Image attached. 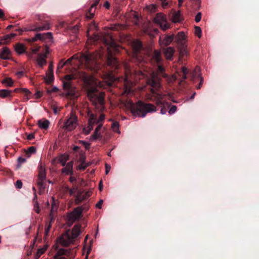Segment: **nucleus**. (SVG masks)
Wrapping results in <instances>:
<instances>
[{"mask_svg":"<svg viewBox=\"0 0 259 259\" xmlns=\"http://www.w3.org/2000/svg\"><path fill=\"white\" fill-rule=\"evenodd\" d=\"M83 81L88 84V97L94 105L95 108L99 112L102 111L104 109V93L99 92L98 88H111L113 83V75L112 71L104 75L103 81L101 82L92 76L85 73L81 74Z\"/></svg>","mask_w":259,"mask_h":259,"instance_id":"1","label":"nucleus"},{"mask_svg":"<svg viewBox=\"0 0 259 259\" xmlns=\"http://www.w3.org/2000/svg\"><path fill=\"white\" fill-rule=\"evenodd\" d=\"M97 30L98 26L96 24L93 22L89 26L87 32V35L89 37V40L92 42H95L101 40L104 42L108 52L107 58V65L109 66H112L113 63V39L112 35V29H108L105 30L104 33L102 35L94 34L93 36L89 37V31L93 30Z\"/></svg>","mask_w":259,"mask_h":259,"instance_id":"2","label":"nucleus"},{"mask_svg":"<svg viewBox=\"0 0 259 259\" xmlns=\"http://www.w3.org/2000/svg\"><path fill=\"white\" fill-rule=\"evenodd\" d=\"M147 84L151 87L150 91L152 97L150 99L155 101L157 105L161 106L160 113L162 114H165L167 111L165 106H168V103L163 100L165 95L156 92L161 86L160 78L156 72H153L150 74V77L147 80Z\"/></svg>","mask_w":259,"mask_h":259,"instance_id":"3","label":"nucleus"},{"mask_svg":"<svg viewBox=\"0 0 259 259\" xmlns=\"http://www.w3.org/2000/svg\"><path fill=\"white\" fill-rule=\"evenodd\" d=\"M80 234V226L75 225L71 231L68 230L63 234L57 240V243L62 246H68L73 243Z\"/></svg>","mask_w":259,"mask_h":259,"instance_id":"4","label":"nucleus"},{"mask_svg":"<svg viewBox=\"0 0 259 259\" xmlns=\"http://www.w3.org/2000/svg\"><path fill=\"white\" fill-rule=\"evenodd\" d=\"M156 107L150 103H144L141 101L138 102L132 106L131 111L134 116L144 117L148 113L156 111Z\"/></svg>","mask_w":259,"mask_h":259,"instance_id":"5","label":"nucleus"},{"mask_svg":"<svg viewBox=\"0 0 259 259\" xmlns=\"http://www.w3.org/2000/svg\"><path fill=\"white\" fill-rule=\"evenodd\" d=\"M71 58H72V60L79 59V57L76 54L74 55ZM97 55L91 53H86L80 56L79 60L80 61H84L88 68L91 70L96 72L100 69V65L97 62Z\"/></svg>","mask_w":259,"mask_h":259,"instance_id":"6","label":"nucleus"},{"mask_svg":"<svg viewBox=\"0 0 259 259\" xmlns=\"http://www.w3.org/2000/svg\"><path fill=\"white\" fill-rule=\"evenodd\" d=\"M125 76L124 78H121V81L123 83V91L122 93V95L129 94L132 91V87L133 85L132 80L135 75L132 74V72L130 68L125 67Z\"/></svg>","mask_w":259,"mask_h":259,"instance_id":"7","label":"nucleus"},{"mask_svg":"<svg viewBox=\"0 0 259 259\" xmlns=\"http://www.w3.org/2000/svg\"><path fill=\"white\" fill-rule=\"evenodd\" d=\"M75 250L73 249H59L54 256V259H71L74 257Z\"/></svg>","mask_w":259,"mask_h":259,"instance_id":"8","label":"nucleus"},{"mask_svg":"<svg viewBox=\"0 0 259 259\" xmlns=\"http://www.w3.org/2000/svg\"><path fill=\"white\" fill-rule=\"evenodd\" d=\"M153 21L155 24L159 26L163 31H165L170 28V25L167 22L166 16L162 13L157 14Z\"/></svg>","mask_w":259,"mask_h":259,"instance_id":"9","label":"nucleus"},{"mask_svg":"<svg viewBox=\"0 0 259 259\" xmlns=\"http://www.w3.org/2000/svg\"><path fill=\"white\" fill-rule=\"evenodd\" d=\"M81 213L82 209L81 207H78L75 208L72 211L67 214V221L69 226H71L75 221L81 217Z\"/></svg>","mask_w":259,"mask_h":259,"instance_id":"10","label":"nucleus"},{"mask_svg":"<svg viewBox=\"0 0 259 259\" xmlns=\"http://www.w3.org/2000/svg\"><path fill=\"white\" fill-rule=\"evenodd\" d=\"M46 182V169L41 163L38 167L37 184L42 188H45Z\"/></svg>","mask_w":259,"mask_h":259,"instance_id":"11","label":"nucleus"},{"mask_svg":"<svg viewBox=\"0 0 259 259\" xmlns=\"http://www.w3.org/2000/svg\"><path fill=\"white\" fill-rule=\"evenodd\" d=\"M77 125V117L71 114L70 117L65 122L63 128L65 131H71L75 128Z\"/></svg>","mask_w":259,"mask_h":259,"instance_id":"12","label":"nucleus"},{"mask_svg":"<svg viewBox=\"0 0 259 259\" xmlns=\"http://www.w3.org/2000/svg\"><path fill=\"white\" fill-rule=\"evenodd\" d=\"M187 36L183 31L178 32L175 35V42L177 44V47L183 46L187 45Z\"/></svg>","mask_w":259,"mask_h":259,"instance_id":"13","label":"nucleus"},{"mask_svg":"<svg viewBox=\"0 0 259 259\" xmlns=\"http://www.w3.org/2000/svg\"><path fill=\"white\" fill-rule=\"evenodd\" d=\"M50 51L48 47H46L43 52L38 55L36 61L40 67H42L47 63L46 58Z\"/></svg>","mask_w":259,"mask_h":259,"instance_id":"14","label":"nucleus"},{"mask_svg":"<svg viewBox=\"0 0 259 259\" xmlns=\"http://www.w3.org/2000/svg\"><path fill=\"white\" fill-rule=\"evenodd\" d=\"M88 116L89 125L87 127L83 128V132L85 135H88L91 131L93 130V125L95 124L96 121V117L95 114L89 112Z\"/></svg>","mask_w":259,"mask_h":259,"instance_id":"15","label":"nucleus"},{"mask_svg":"<svg viewBox=\"0 0 259 259\" xmlns=\"http://www.w3.org/2000/svg\"><path fill=\"white\" fill-rule=\"evenodd\" d=\"M64 90L66 92V95L71 97V98H77L78 95H76V91L75 88L72 84H69V83H66L63 84Z\"/></svg>","mask_w":259,"mask_h":259,"instance_id":"16","label":"nucleus"},{"mask_svg":"<svg viewBox=\"0 0 259 259\" xmlns=\"http://www.w3.org/2000/svg\"><path fill=\"white\" fill-rule=\"evenodd\" d=\"M132 48L134 51V57L139 60L141 62L143 58L139 59L138 53L140 52L142 48V45L141 41L139 40L134 41L132 43Z\"/></svg>","mask_w":259,"mask_h":259,"instance_id":"17","label":"nucleus"},{"mask_svg":"<svg viewBox=\"0 0 259 259\" xmlns=\"http://www.w3.org/2000/svg\"><path fill=\"white\" fill-rule=\"evenodd\" d=\"M175 34H166L162 39L161 37H159V42L161 47H166L169 45L172 41L174 40Z\"/></svg>","mask_w":259,"mask_h":259,"instance_id":"18","label":"nucleus"},{"mask_svg":"<svg viewBox=\"0 0 259 259\" xmlns=\"http://www.w3.org/2000/svg\"><path fill=\"white\" fill-rule=\"evenodd\" d=\"M163 52L166 59L172 60L173 55L175 52V49L172 47H168L164 49Z\"/></svg>","mask_w":259,"mask_h":259,"instance_id":"19","label":"nucleus"},{"mask_svg":"<svg viewBox=\"0 0 259 259\" xmlns=\"http://www.w3.org/2000/svg\"><path fill=\"white\" fill-rule=\"evenodd\" d=\"M50 28V24L49 22H46L43 25L38 26L36 25H33L31 26L30 28V31H39L43 30H48Z\"/></svg>","mask_w":259,"mask_h":259,"instance_id":"20","label":"nucleus"},{"mask_svg":"<svg viewBox=\"0 0 259 259\" xmlns=\"http://www.w3.org/2000/svg\"><path fill=\"white\" fill-rule=\"evenodd\" d=\"M34 36L35 37L36 40H44L46 38H49L51 40L53 39V35L51 32L37 33Z\"/></svg>","mask_w":259,"mask_h":259,"instance_id":"21","label":"nucleus"},{"mask_svg":"<svg viewBox=\"0 0 259 259\" xmlns=\"http://www.w3.org/2000/svg\"><path fill=\"white\" fill-rule=\"evenodd\" d=\"M187 45H185L180 47H177L179 52V60H181L185 56H187L189 54L187 50Z\"/></svg>","mask_w":259,"mask_h":259,"instance_id":"22","label":"nucleus"},{"mask_svg":"<svg viewBox=\"0 0 259 259\" xmlns=\"http://www.w3.org/2000/svg\"><path fill=\"white\" fill-rule=\"evenodd\" d=\"M73 161H70L68 162L66 164V166L62 169V172L65 174L66 175L69 174L72 175L73 173Z\"/></svg>","mask_w":259,"mask_h":259,"instance_id":"23","label":"nucleus"},{"mask_svg":"<svg viewBox=\"0 0 259 259\" xmlns=\"http://www.w3.org/2000/svg\"><path fill=\"white\" fill-rule=\"evenodd\" d=\"M90 196L89 192H79L76 198L75 202L78 204Z\"/></svg>","mask_w":259,"mask_h":259,"instance_id":"24","label":"nucleus"},{"mask_svg":"<svg viewBox=\"0 0 259 259\" xmlns=\"http://www.w3.org/2000/svg\"><path fill=\"white\" fill-rule=\"evenodd\" d=\"M10 51L7 47H4L0 53V58L2 59L8 60L10 59Z\"/></svg>","mask_w":259,"mask_h":259,"instance_id":"25","label":"nucleus"},{"mask_svg":"<svg viewBox=\"0 0 259 259\" xmlns=\"http://www.w3.org/2000/svg\"><path fill=\"white\" fill-rule=\"evenodd\" d=\"M37 124L40 128L46 130L49 126L50 122L48 120L41 119L38 121Z\"/></svg>","mask_w":259,"mask_h":259,"instance_id":"26","label":"nucleus"},{"mask_svg":"<svg viewBox=\"0 0 259 259\" xmlns=\"http://www.w3.org/2000/svg\"><path fill=\"white\" fill-rule=\"evenodd\" d=\"M15 50L18 54H22L25 52V45L22 44L18 43L16 45Z\"/></svg>","mask_w":259,"mask_h":259,"instance_id":"27","label":"nucleus"},{"mask_svg":"<svg viewBox=\"0 0 259 259\" xmlns=\"http://www.w3.org/2000/svg\"><path fill=\"white\" fill-rule=\"evenodd\" d=\"M171 19V21L174 23L180 22L181 20L180 11L174 12Z\"/></svg>","mask_w":259,"mask_h":259,"instance_id":"28","label":"nucleus"},{"mask_svg":"<svg viewBox=\"0 0 259 259\" xmlns=\"http://www.w3.org/2000/svg\"><path fill=\"white\" fill-rule=\"evenodd\" d=\"M69 159V156L67 154H62L58 158V161L64 166L67 161Z\"/></svg>","mask_w":259,"mask_h":259,"instance_id":"29","label":"nucleus"},{"mask_svg":"<svg viewBox=\"0 0 259 259\" xmlns=\"http://www.w3.org/2000/svg\"><path fill=\"white\" fill-rule=\"evenodd\" d=\"M12 92L8 90H0V97L5 98L7 97H11Z\"/></svg>","mask_w":259,"mask_h":259,"instance_id":"30","label":"nucleus"},{"mask_svg":"<svg viewBox=\"0 0 259 259\" xmlns=\"http://www.w3.org/2000/svg\"><path fill=\"white\" fill-rule=\"evenodd\" d=\"M100 1V0H96L95 3H94V4H93L91 6V8H90V10L89 11V13L90 15L87 16L88 19H92L93 17V16H94V13L92 12V10L94 8H96V6L98 4V3H99Z\"/></svg>","mask_w":259,"mask_h":259,"instance_id":"31","label":"nucleus"},{"mask_svg":"<svg viewBox=\"0 0 259 259\" xmlns=\"http://www.w3.org/2000/svg\"><path fill=\"white\" fill-rule=\"evenodd\" d=\"M153 58L156 63H159L161 60V52L159 51L155 50Z\"/></svg>","mask_w":259,"mask_h":259,"instance_id":"32","label":"nucleus"},{"mask_svg":"<svg viewBox=\"0 0 259 259\" xmlns=\"http://www.w3.org/2000/svg\"><path fill=\"white\" fill-rule=\"evenodd\" d=\"M48 247V246L47 245H44L42 248H39L36 252V259H38L41 254L44 253V252L46 251Z\"/></svg>","mask_w":259,"mask_h":259,"instance_id":"33","label":"nucleus"},{"mask_svg":"<svg viewBox=\"0 0 259 259\" xmlns=\"http://www.w3.org/2000/svg\"><path fill=\"white\" fill-rule=\"evenodd\" d=\"M74 78L73 75L71 74H68L64 76V80L63 82V84L66 83H69V84H72V80Z\"/></svg>","mask_w":259,"mask_h":259,"instance_id":"34","label":"nucleus"},{"mask_svg":"<svg viewBox=\"0 0 259 259\" xmlns=\"http://www.w3.org/2000/svg\"><path fill=\"white\" fill-rule=\"evenodd\" d=\"M52 202V208H51V212H53L56 211L58 208V202L53 197H51Z\"/></svg>","mask_w":259,"mask_h":259,"instance_id":"35","label":"nucleus"},{"mask_svg":"<svg viewBox=\"0 0 259 259\" xmlns=\"http://www.w3.org/2000/svg\"><path fill=\"white\" fill-rule=\"evenodd\" d=\"M45 79L48 83L53 81L54 80L53 73L47 72Z\"/></svg>","mask_w":259,"mask_h":259,"instance_id":"36","label":"nucleus"},{"mask_svg":"<svg viewBox=\"0 0 259 259\" xmlns=\"http://www.w3.org/2000/svg\"><path fill=\"white\" fill-rule=\"evenodd\" d=\"M36 152V148L34 146L30 147L27 151L26 152V154L28 157H30L31 154H34Z\"/></svg>","mask_w":259,"mask_h":259,"instance_id":"37","label":"nucleus"},{"mask_svg":"<svg viewBox=\"0 0 259 259\" xmlns=\"http://www.w3.org/2000/svg\"><path fill=\"white\" fill-rule=\"evenodd\" d=\"M195 34L199 38H200L202 36V31L200 27L195 26Z\"/></svg>","mask_w":259,"mask_h":259,"instance_id":"38","label":"nucleus"},{"mask_svg":"<svg viewBox=\"0 0 259 259\" xmlns=\"http://www.w3.org/2000/svg\"><path fill=\"white\" fill-rule=\"evenodd\" d=\"M2 83L6 84L8 86L11 87L13 84V81L11 78H6L3 81Z\"/></svg>","mask_w":259,"mask_h":259,"instance_id":"39","label":"nucleus"},{"mask_svg":"<svg viewBox=\"0 0 259 259\" xmlns=\"http://www.w3.org/2000/svg\"><path fill=\"white\" fill-rule=\"evenodd\" d=\"M158 70L163 77H166L167 76L164 72V68L161 65L158 66Z\"/></svg>","mask_w":259,"mask_h":259,"instance_id":"40","label":"nucleus"},{"mask_svg":"<svg viewBox=\"0 0 259 259\" xmlns=\"http://www.w3.org/2000/svg\"><path fill=\"white\" fill-rule=\"evenodd\" d=\"M96 117V121L95 123H101V122L104 120L105 116L104 115L101 114L100 115L99 117L97 118V115H95Z\"/></svg>","mask_w":259,"mask_h":259,"instance_id":"41","label":"nucleus"},{"mask_svg":"<svg viewBox=\"0 0 259 259\" xmlns=\"http://www.w3.org/2000/svg\"><path fill=\"white\" fill-rule=\"evenodd\" d=\"M119 123L114 121V133H117L118 134L120 133V132L119 130Z\"/></svg>","mask_w":259,"mask_h":259,"instance_id":"42","label":"nucleus"},{"mask_svg":"<svg viewBox=\"0 0 259 259\" xmlns=\"http://www.w3.org/2000/svg\"><path fill=\"white\" fill-rule=\"evenodd\" d=\"M177 109V108L176 106H175V105L172 106L170 107V108L168 111L169 113L170 114H174L176 111Z\"/></svg>","mask_w":259,"mask_h":259,"instance_id":"43","label":"nucleus"},{"mask_svg":"<svg viewBox=\"0 0 259 259\" xmlns=\"http://www.w3.org/2000/svg\"><path fill=\"white\" fill-rule=\"evenodd\" d=\"M52 225L51 222L49 223V224L47 226L46 229H45V235L47 236L50 232V230L51 228Z\"/></svg>","mask_w":259,"mask_h":259,"instance_id":"44","label":"nucleus"},{"mask_svg":"<svg viewBox=\"0 0 259 259\" xmlns=\"http://www.w3.org/2000/svg\"><path fill=\"white\" fill-rule=\"evenodd\" d=\"M20 92L24 94H31L30 91L27 88H21L20 89Z\"/></svg>","mask_w":259,"mask_h":259,"instance_id":"45","label":"nucleus"},{"mask_svg":"<svg viewBox=\"0 0 259 259\" xmlns=\"http://www.w3.org/2000/svg\"><path fill=\"white\" fill-rule=\"evenodd\" d=\"M15 186L18 189H21L22 187V182L20 180H17L15 184Z\"/></svg>","mask_w":259,"mask_h":259,"instance_id":"46","label":"nucleus"},{"mask_svg":"<svg viewBox=\"0 0 259 259\" xmlns=\"http://www.w3.org/2000/svg\"><path fill=\"white\" fill-rule=\"evenodd\" d=\"M201 13L200 12H199L197 13L196 16H195V20L196 22H199L201 20Z\"/></svg>","mask_w":259,"mask_h":259,"instance_id":"47","label":"nucleus"},{"mask_svg":"<svg viewBox=\"0 0 259 259\" xmlns=\"http://www.w3.org/2000/svg\"><path fill=\"white\" fill-rule=\"evenodd\" d=\"M100 136V134L98 133V132L95 131L94 134L92 136V139H97Z\"/></svg>","mask_w":259,"mask_h":259,"instance_id":"48","label":"nucleus"},{"mask_svg":"<svg viewBox=\"0 0 259 259\" xmlns=\"http://www.w3.org/2000/svg\"><path fill=\"white\" fill-rule=\"evenodd\" d=\"M103 203V200H100L96 204V207L97 208H98L99 209L101 208L102 207V205Z\"/></svg>","mask_w":259,"mask_h":259,"instance_id":"49","label":"nucleus"},{"mask_svg":"<svg viewBox=\"0 0 259 259\" xmlns=\"http://www.w3.org/2000/svg\"><path fill=\"white\" fill-rule=\"evenodd\" d=\"M88 166V164H81L78 166V168L80 170H84Z\"/></svg>","mask_w":259,"mask_h":259,"instance_id":"50","label":"nucleus"},{"mask_svg":"<svg viewBox=\"0 0 259 259\" xmlns=\"http://www.w3.org/2000/svg\"><path fill=\"white\" fill-rule=\"evenodd\" d=\"M77 190V188L76 187H73L72 189H70L69 191V193L71 195L74 194Z\"/></svg>","mask_w":259,"mask_h":259,"instance_id":"51","label":"nucleus"},{"mask_svg":"<svg viewBox=\"0 0 259 259\" xmlns=\"http://www.w3.org/2000/svg\"><path fill=\"white\" fill-rule=\"evenodd\" d=\"M30 94H24V97L23 98V100L25 101H28L30 99Z\"/></svg>","mask_w":259,"mask_h":259,"instance_id":"52","label":"nucleus"},{"mask_svg":"<svg viewBox=\"0 0 259 259\" xmlns=\"http://www.w3.org/2000/svg\"><path fill=\"white\" fill-rule=\"evenodd\" d=\"M25 54L29 59H32L33 58V53L32 52H25Z\"/></svg>","mask_w":259,"mask_h":259,"instance_id":"53","label":"nucleus"},{"mask_svg":"<svg viewBox=\"0 0 259 259\" xmlns=\"http://www.w3.org/2000/svg\"><path fill=\"white\" fill-rule=\"evenodd\" d=\"M203 82V78L201 76H200V81L199 84L196 87V88L197 89H200L201 88Z\"/></svg>","mask_w":259,"mask_h":259,"instance_id":"54","label":"nucleus"},{"mask_svg":"<svg viewBox=\"0 0 259 259\" xmlns=\"http://www.w3.org/2000/svg\"><path fill=\"white\" fill-rule=\"evenodd\" d=\"M66 65V63H64L63 61H61L60 62V63L58 64V68H62L63 67L64 65Z\"/></svg>","mask_w":259,"mask_h":259,"instance_id":"55","label":"nucleus"},{"mask_svg":"<svg viewBox=\"0 0 259 259\" xmlns=\"http://www.w3.org/2000/svg\"><path fill=\"white\" fill-rule=\"evenodd\" d=\"M162 4V6L163 8H165L168 5V3L166 2V0H159Z\"/></svg>","mask_w":259,"mask_h":259,"instance_id":"56","label":"nucleus"},{"mask_svg":"<svg viewBox=\"0 0 259 259\" xmlns=\"http://www.w3.org/2000/svg\"><path fill=\"white\" fill-rule=\"evenodd\" d=\"M105 167H106V174H108V172H109L110 169H111V166L110 165L108 164H105Z\"/></svg>","mask_w":259,"mask_h":259,"instance_id":"57","label":"nucleus"},{"mask_svg":"<svg viewBox=\"0 0 259 259\" xmlns=\"http://www.w3.org/2000/svg\"><path fill=\"white\" fill-rule=\"evenodd\" d=\"M48 72L53 73V66L52 63H50L49 65Z\"/></svg>","mask_w":259,"mask_h":259,"instance_id":"58","label":"nucleus"},{"mask_svg":"<svg viewBox=\"0 0 259 259\" xmlns=\"http://www.w3.org/2000/svg\"><path fill=\"white\" fill-rule=\"evenodd\" d=\"M34 198L33 199V201H34V207H37V206H38V203L37 201H35V199L36 198V193L35 192L34 193Z\"/></svg>","mask_w":259,"mask_h":259,"instance_id":"59","label":"nucleus"},{"mask_svg":"<svg viewBox=\"0 0 259 259\" xmlns=\"http://www.w3.org/2000/svg\"><path fill=\"white\" fill-rule=\"evenodd\" d=\"M34 138V134H29L27 137V139L28 140H32Z\"/></svg>","mask_w":259,"mask_h":259,"instance_id":"60","label":"nucleus"},{"mask_svg":"<svg viewBox=\"0 0 259 259\" xmlns=\"http://www.w3.org/2000/svg\"><path fill=\"white\" fill-rule=\"evenodd\" d=\"M58 90V88H57L56 87H54L53 88H52V89L51 90L49 91V92L50 93L56 92Z\"/></svg>","mask_w":259,"mask_h":259,"instance_id":"61","label":"nucleus"},{"mask_svg":"<svg viewBox=\"0 0 259 259\" xmlns=\"http://www.w3.org/2000/svg\"><path fill=\"white\" fill-rule=\"evenodd\" d=\"M78 29V27L77 25H75L72 28V32L75 33Z\"/></svg>","mask_w":259,"mask_h":259,"instance_id":"62","label":"nucleus"},{"mask_svg":"<svg viewBox=\"0 0 259 259\" xmlns=\"http://www.w3.org/2000/svg\"><path fill=\"white\" fill-rule=\"evenodd\" d=\"M39 48H40V47H38L36 48L32 49L31 52L33 54H36L39 51Z\"/></svg>","mask_w":259,"mask_h":259,"instance_id":"63","label":"nucleus"},{"mask_svg":"<svg viewBox=\"0 0 259 259\" xmlns=\"http://www.w3.org/2000/svg\"><path fill=\"white\" fill-rule=\"evenodd\" d=\"M27 40L29 42H34L37 41L35 36L30 38H28L27 39Z\"/></svg>","mask_w":259,"mask_h":259,"instance_id":"64","label":"nucleus"}]
</instances>
